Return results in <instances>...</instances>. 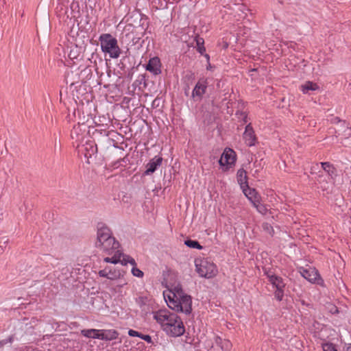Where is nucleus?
Listing matches in <instances>:
<instances>
[{"label": "nucleus", "mask_w": 351, "mask_h": 351, "mask_svg": "<svg viewBox=\"0 0 351 351\" xmlns=\"http://www.w3.org/2000/svg\"><path fill=\"white\" fill-rule=\"evenodd\" d=\"M95 246L104 253L111 256L104 258V262L117 264L120 261L121 252L119 250V243L108 227L102 226L98 228Z\"/></svg>", "instance_id": "1"}, {"label": "nucleus", "mask_w": 351, "mask_h": 351, "mask_svg": "<svg viewBox=\"0 0 351 351\" xmlns=\"http://www.w3.org/2000/svg\"><path fill=\"white\" fill-rule=\"evenodd\" d=\"M153 319L160 326L161 329L169 336L180 337L185 332L182 319L167 308L153 311Z\"/></svg>", "instance_id": "2"}, {"label": "nucleus", "mask_w": 351, "mask_h": 351, "mask_svg": "<svg viewBox=\"0 0 351 351\" xmlns=\"http://www.w3.org/2000/svg\"><path fill=\"white\" fill-rule=\"evenodd\" d=\"M167 306L177 312L189 314L191 311V297L186 294L180 284L171 286L163 293Z\"/></svg>", "instance_id": "3"}, {"label": "nucleus", "mask_w": 351, "mask_h": 351, "mask_svg": "<svg viewBox=\"0 0 351 351\" xmlns=\"http://www.w3.org/2000/svg\"><path fill=\"white\" fill-rule=\"evenodd\" d=\"M99 41L103 53L108 54L110 58L113 59L120 56L121 49L118 45L117 39L112 34L108 33L101 34Z\"/></svg>", "instance_id": "4"}, {"label": "nucleus", "mask_w": 351, "mask_h": 351, "mask_svg": "<svg viewBox=\"0 0 351 351\" xmlns=\"http://www.w3.org/2000/svg\"><path fill=\"white\" fill-rule=\"evenodd\" d=\"M195 265L196 271L201 277L211 278L218 273L216 265L207 258H196Z\"/></svg>", "instance_id": "5"}, {"label": "nucleus", "mask_w": 351, "mask_h": 351, "mask_svg": "<svg viewBox=\"0 0 351 351\" xmlns=\"http://www.w3.org/2000/svg\"><path fill=\"white\" fill-rule=\"evenodd\" d=\"M236 153L230 148H226L219 160V165L227 171L234 165L236 162Z\"/></svg>", "instance_id": "6"}, {"label": "nucleus", "mask_w": 351, "mask_h": 351, "mask_svg": "<svg viewBox=\"0 0 351 351\" xmlns=\"http://www.w3.org/2000/svg\"><path fill=\"white\" fill-rule=\"evenodd\" d=\"M101 277L106 278L110 280H116L123 276V273L114 267H106L99 271Z\"/></svg>", "instance_id": "7"}, {"label": "nucleus", "mask_w": 351, "mask_h": 351, "mask_svg": "<svg viewBox=\"0 0 351 351\" xmlns=\"http://www.w3.org/2000/svg\"><path fill=\"white\" fill-rule=\"evenodd\" d=\"M300 273L305 279L312 283L316 282L319 278L318 271L313 267H309L308 269L302 267L300 269Z\"/></svg>", "instance_id": "8"}, {"label": "nucleus", "mask_w": 351, "mask_h": 351, "mask_svg": "<svg viewBox=\"0 0 351 351\" xmlns=\"http://www.w3.org/2000/svg\"><path fill=\"white\" fill-rule=\"evenodd\" d=\"M146 70L154 75H158L161 73V63L158 57H154L149 60L145 67Z\"/></svg>", "instance_id": "9"}, {"label": "nucleus", "mask_w": 351, "mask_h": 351, "mask_svg": "<svg viewBox=\"0 0 351 351\" xmlns=\"http://www.w3.org/2000/svg\"><path fill=\"white\" fill-rule=\"evenodd\" d=\"M265 273L273 287L276 289H285L286 284L281 277L275 275L271 271H265Z\"/></svg>", "instance_id": "10"}, {"label": "nucleus", "mask_w": 351, "mask_h": 351, "mask_svg": "<svg viewBox=\"0 0 351 351\" xmlns=\"http://www.w3.org/2000/svg\"><path fill=\"white\" fill-rule=\"evenodd\" d=\"M243 138L247 145L250 147L255 144L256 136L251 124H248L245 127V130L243 133Z\"/></svg>", "instance_id": "11"}, {"label": "nucleus", "mask_w": 351, "mask_h": 351, "mask_svg": "<svg viewBox=\"0 0 351 351\" xmlns=\"http://www.w3.org/2000/svg\"><path fill=\"white\" fill-rule=\"evenodd\" d=\"M242 190L245 195L252 202L253 205L256 204L258 200H261V196L258 195V193L256 191L255 189L247 186L245 188H243Z\"/></svg>", "instance_id": "12"}, {"label": "nucleus", "mask_w": 351, "mask_h": 351, "mask_svg": "<svg viewBox=\"0 0 351 351\" xmlns=\"http://www.w3.org/2000/svg\"><path fill=\"white\" fill-rule=\"evenodd\" d=\"M319 86L315 82L306 81L300 86V90L304 94L310 95L311 92L319 90Z\"/></svg>", "instance_id": "13"}, {"label": "nucleus", "mask_w": 351, "mask_h": 351, "mask_svg": "<svg viewBox=\"0 0 351 351\" xmlns=\"http://www.w3.org/2000/svg\"><path fill=\"white\" fill-rule=\"evenodd\" d=\"M162 158L160 156H156L152 158L147 165V170L145 173L147 175L154 173L158 166H160Z\"/></svg>", "instance_id": "14"}, {"label": "nucleus", "mask_w": 351, "mask_h": 351, "mask_svg": "<svg viewBox=\"0 0 351 351\" xmlns=\"http://www.w3.org/2000/svg\"><path fill=\"white\" fill-rule=\"evenodd\" d=\"M119 332L114 329L101 330V340L112 341L117 339Z\"/></svg>", "instance_id": "15"}, {"label": "nucleus", "mask_w": 351, "mask_h": 351, "mask_svg": "<svg viewBox=\"0 0 351 351\" xmlns=\"http://www.w3.org/2000/svg\"><path fill=\"white\" fill-rule=\"evenodd\" d=\"M81 334L87 338L101 339V330L84 329L81 330Z\"/></svg>", "instance_id": "16"}, {"label": "nucleus", "mask_w": 351, "mask_h": 351, "mask_svg": "<svg viewBox=\"0 0 351 351\" xmlns=\"http://www.w3.org/2000/svg\"><path fill=\"white\" fill-rule=\"evenodd\" d=\"M237 176V181L242 189L248 186L247 173L243 169H240L238 170Z\"/></svg>", "instance_id": "17"}, {"label": "nucleus", "mask_w": 351, "mask_h": 351, "mask_svg": "<svg viewBox=\"0 0 351 351\" xmlns=\"http://www.w3.org/2000/svg\"><path fill=\"white\" fill-rule=\"evenodd\" d=\"M206 88V86L204 83L198 82L193 90V97H202L204 94Z\"/></svg>", "instance_id": "18"}, {"label": "nucleus", "mask_w": 351, "mask_h": 351, "mask_svg": "<svg viewBox=\"0 0 351 351\" xmlns=\"http://www.w3.org/2000/svg\"><path fill=\"white\" fill-rule=\"evenodd\" d=\"M322 168L325 171L329 176H332L335 174V169L329 162H321Z\"/></svg>", "instance_id": "19"}, {"label": "nucleus", "mask_w": 351, "mask_h": 351, "mask_svg": "<svg viewBox=\"0 0 351 351\" xmlns=\"http://www.w3.org/2000/svg\"><path fill=\"white\" fill-rule=\"evenodd\" d=\"M118 263H121L122 265H127L128 263H130L132 266L136 265L135 260L133 258L129 256L123 255L122 253L121 256L120 258V261Z\"/></svg>", "instance_id": "20"}, {"label": "nucleus", "mask_w": 351, "mask_h": 351, "mask_svg": "<svg viewBox=\"0 0 351 351\" xmlns=\"http://www.w3.org/2000/svg\"><path fill=\"white\" fill-rule=\"evenodd\" d=\"M195 42H196V46H197V50L199 53L201 54H203L206 49L204 46V40L202 38H199V36L195 37Z\"/></svg>", "instance_id": "21"}, {"label": "nucleus", "mask_w": 351, "mask_h": 351, "mask_svg": "<svg viewBox=\"0 0 351 351\" xmlns=\"http://www.w3.org/2000/svg\"><path fill=\"white\" fill-rule=\"evenodd\" d=\"M257 210V211L261 215H266L268 209L265 204L261 203V200H258L256 204L253 205Z\"/></svg>", "instance_id": "22"}, {"label": "nucleus", "mask_w": 351, "mask_h": 351, "mask_svg": "<svg viewBox=\"0 0 351 351\" xmlns=\"http://www.w3.org/2000/svg\"><path fill=\"white\" fill-rule=\"evenodd\" d=\"M184 243L186 245L191 248H195L199 250L202 249V246L196 241L189 239L185 241Z\"/></svg>", "instance_id": "23"}, {"label": "nucleus", "mask_w": 351, "mask_h": 351, "mask_svg": "<svg viewBox=\"0 0 351 351\" xmlns=\"http://www.w3.org/2000/svg\"><path fill=\"white\" fill-rule=\"evenodd\" d=\"M322 349L324 351H337L335 346L330 343H323Z\"/></svg>", "instance_id": "24"}, {"label": "nucleus", "mask_w": 351, "mask_h": 351, "mask_svg": "<svg viewBox=\"0 0 351 351\" xmlns=\"http://www.w3.org/2000/svg\"><path fill=\"white\" fill-rule=\"evenodd\" d=\"M131 272L133 274V276H136L138 278H142L143 276V272L139 269H138L136 266H133Z\"/></svg>", "instance_id": "25"}, {"label": "nucleus", "mask_w": 351, "mask_h": 351, "mask_svg": "<svg viewBox=\"0 0 351 351\" xmlns=\"http://www.w3.org/2000/svg\"><path fill=\"white\" fill-rule=\"evenodd\" d=\"M274 295L278 301H281L284 296V289H276Z\"/></svg>", "instance_id": "26"}, {"label": "nucleus", "mask_w": 351, "mask_h": 351, "mask_svg": "<svg viewBox=\"0 0 351 351\" xmlns=\"http://www.w3.org/2000/svg\"><path fill=\"white\" fill-rule=\"evenodd\" d=\"M263 228L269 234H271L274 232L272 226L267 223L263 224Z\"/></svg>", "instance_id": "27"}, {"label": "nucleus", "mask_w": 351, "mask_h": 351, "mask_svg": "<svg viewBox=\"0 0 351 351\" xmlns=\"http://www.w3.org/2000/svg\"><path fill=\"white\" fill-rule=\"evenodd\" d=\"M140 338L143 339L144 341H147L149 343H152V339L150 335H143L141 333Z\"/></svg>", "instance_id": "28"}, {"label": "nucleus", "mask_w": 351, "mask_h": 351, "mask_svg": "<svg viewBox=\"0 0 351 351\" xmlns=\"http://www.w3.org/2000/svg\"><path fill=\"white\" fill-rule=\"evenodd\" d=\"M128 335L130 337H140L141 333H140L138 331H136L134 330L130 329L128 331Z\"/></svg>", "instance_id": "29"}, {"label": "nucleus", "mask_w": 351, "mask_h": 351, "mask_svg": "<svg viewBox=\"0 0 351 351\" xmlns=\"http://www.w3.org/2000/svg\"><path fill=\"white\" fill-rule=\"evenodd\" d=\"M13 341V337H10L8 340H3L0 341V348H1L3 345L6 344L8 342L11 343Z\"/></svg>", "instance_id": "30"}, {"label": "nucleus", "mask_w": 351, "mask_h": 351, "mask_svg": "<svg viewBox=\"0 0 351 351\" xmlns=\"http://www.w3.org/2000/svg\"><path fill=\"white\" fill-rule=\"evenodd\" d=\"M346 351H351V345H349L347 348H346Z\"/></svg>", "instance_id": "31"}, {"label": "nucleus", "mask_w": 351, "mask_h": 351, "mask_svg": "<svg viewBox=\"0 0 351 351\" xmlns=\"http://www.w3.org/2000/svg\"><path fill=\"white\" fill-rule=\"evenodd\" d=\"M226 343L227 347L230 345V343L229 341H226Z\"/></svg>", "instance_id": "32"}, {"label": "nucleus", "mask_w": 351, "mask_h": 351, "mask_svg": "<svg viewBox=\"0 0 351 351\" xmlns=\"http://www.w3.org/2000/svg\"><path fill=\"white\" fill-rule=\"evenodd\" d=\"M206 57L208 59L209 58V56H208V55H207V54L206 55Z\"/></svg>", "instance_id": "33"}, {"label": "nucleus", "mask_w": 351, "mask_h": 351, "mask_svg": "<svg viewBox=\"0 0 351 351\" xmlns=\"http://www.w3.org/2000/svg\"><path fill=\"white\" fill-rule=\"evenodd\" d=\"M125 0H121V2L124 1Z\"/></svg>", "instance_id": "34"}]
</instances>
